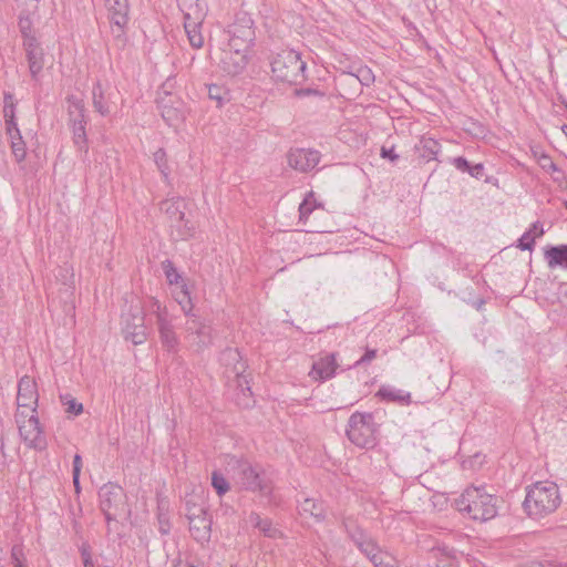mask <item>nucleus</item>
<instances>
[{
  "mask_svg": "<svg viewBox=\"0 0 567 567\" xmlns=\"http://www.w3.org/2000/svg\"><path fill=\"white\" fill-rule=\"evenodd\" d=\"M226 467L240 488L270 498L274 489L272 482L259 465H252L241 456L228 455Z\"/></svg>",
  "mask_w": 567,
  "mask_h": 567,
  "instance_id": "obj_1",
  "label": "nucleus"
},
{
  "mask_svg": "<svg viewBox=\"0 0 567 567\" xmlns=\"http://www.w3.org/2000/svg\"><path fill=\"white\" fill-rule=\"evenodd\" d=\"M525 489L523 509L532 519H540L553 514L561 504L558 485L551 481H539Z\"/></svg>",
  "mask_w": 567,
  "mask_h": 567,
  "instance_id": "obj_2",
  "label": "nucleus"
},
{
  "mask_svg": "<svg viewBox=\"0 0 567 567\" xmlns=\"http://www.w3.org/2000/svg\"><path fill=\"white\" fill-rule=\"evenodd\" d=\"M454 506L473 520L486 522L497 515L498 497L484 486H470L454 499Z\"/></svg>",
  "mask_w": 567,
  "mask_h": 567,
  "instance_id": "obj_3",
  "label": "nucleus"
},
{
  "mask_svg": "<svg viewBox=\"0 0 567 567\" xmlns=\"http://www.w3.org/2000/svg\"><path fill=\"white\" fill-rule=\"evenodd\" d=\"M272 76L288 84H300L306 79L307 63L301 54L293 49H282L277 52L270 62Z\"/></svg>",
  "mask_w": 567,
  "mask_h": 567,
  "instance_id": "obj_4",
  "label": "nucleus"
},
{
  "mask_svg": "<svg viewBox=\"0 0 567 567\" xmlns=\"http://www.w3.org/2000/svg\"><path fill=\"white\" fill-rule=\"evenodd\" d=\"M379 425L370 412H354L346 430L349 441L360 449H372L378 443Z\"/></svg>",
  "mask_w": 567,
  "mask_h": 567,
  "instance_id": "obj_5",
  "label": "nucleus"
},
{
  "mask_svg": "<svg viewBox=\"0 0 567 567\" xmlns=\"http://www.w3.org/2000/svg\"><path fill=\"white\" fill-rule=\"evenodd\" d=\"M99 498L100 508L105 516L109 530L112 522H117L118 517L127 516L131 513L126 494L117 484L111 482L104 484L99 491Z\"/></svg>",
  "mask_w": 567,
  "mask_h": 567,
  "instance_id": "obj_6",
  "label": "nucleus"
},
{
  "mask_svg": "<svg viewBox=\"0 0 567 567\" xmlns=\"http://www.w3.org/2000/svg\"><path fill=\"white\" fill-rule=\"evenodd\" d=\"M185 516L188 519L189 533L194 540L204 545L210 540L212 517L203 504H196L192 499L185 501Z\"/></svg>",
  "mask_w": 567,
  "mask_h": 567,
  "instance_id": "obj_7",
  "label": "nucleus"
},
{
  "mask_svg": "<svg viewBox=\"0 0 567 567\" xmlns=\"http://www.w3.org/2000/svg\"><path fill=\"white\" fill-rule=\"evenodd\" d=\"M115 44L123 49L127 42L126 28L130 20L128 0H104Z\"/></svg>",
  "mask_w": 567,
  "mask_h": 567,
  "instance_id": "obj_8",
  "label": "nucleus"
},
{
  "mask_svg": "<svg viewBox=\"0 0 567 567\" xmlns=\"http://www.w3.org/2000/svg\"><path fill=\"white\" fill-rule=\"evenodd\" d=\"M69 125L73 134V142L79 151H87L86 124L87 116L84 103L75 95L66 97Z\"/></svg>",
  "mask_w": 567,
  "mask_h": 567,
  "instance_id": "obj_9",
  "label": "nucleus"
},
{
  "mask_svg": "<svg viewBox=\"0 0 567 567\" xmlns=\"http://www.w3.org/2000/svg\"><path fill=\"white\" fill-rule=\"evenodd\" d=\"M228 45L236 51H248L252 45L256 34L254 20L247 12H238L235 21L228 27Z\"/></svg>",
  "mask_w": 567,
  "mask_h": 567,
  "instance_id": "obj_10",
  "label": "nucleus"
},
{
  "mask_svg": "<svg viewBox=\"0 0 567 567\" xmlns=\"http://www.w3.org/2000/svg\"><path fill=\"white\" fill-rule=\"evenodd\" d=\"M159 209L167 215L172 226L177 227L181 239H187L194 234V226L185 220V202L181 197L161 202Z\"/></svg>",
  "mask_w": 567,
  "mask_h": 567,
  "instance_id": "obj_11",
  "label": "nucleus"
},
{
  "mask_svg": "<svg viewBox=\"0 0 567 567\" xmlns=\"http://www.w3.org/2000/svg\"><path fill=\"white\" fill-rule=\"evenodd\" d=\"M22 415V412H18L16 415L22 440L29 447L37 451H44L48 446V442L40 425L39 417L35 413H32L27 421L22 422L20 420Z\"/></svg>",
  "mask_w": 567,
  "mask_h": 567,
  "instance_id": "obj_12",
  "label": "nucleus"
},
{
  "mask_svg": "<svg viewBox=\"0 0 567 567\" xmlns=\"http://www.w3.org/2000/svg\"><path fill=\"white\" fill-rule=\"evenodd\" d=\"M220 363L226 367L234 377L237 378L238 386L241 388L244 395L246 392L251 395V390L247 378L244 375L247 364L237 348H226L219 354Z\"/></svg>",
  "mask_w": 567,
  "mask_h": 567,
  "instance_id": "obj_13",
  "label": "nucleus"
},
{
  "mask_svg": "<svg viewBox=\"0 0 567 567\" xmlns=\"http://www.w3.org/2000/svg\"><path fill=\"white\" fill-rule=\"evenodd\" d=\"M320 158V152L313 148H291L287 154L288 165L301 173L312 171Z\"/></svg>",
  "mask_w": 567,
  "mask_h": 567,
  "instance_id": "obj_14",
  "label": "nucleus"
},
{
  "mask_svg": "<svg viewBox=\"0 0 567 567\" xmlns=\"http://www.w3.org/2000/svg\"><path fill=\"white\" fill-rule=\"evenodd\" d=\"M38 400L39 394L34 379L23 375L18 382V408H31L32 413H37Z\"/></svg>",
  "mask_w": 567,
  "mask_h": 567,
  "instance_id": "obj_15",
  "label": "nucleus"
},
{
  "mask_svg": "<svg viewBox=\"0 0 567 567\" xmlns=\"http://www.w3.org/2000/svg\"><path fill=\"white\" fill-rule=\"evenodd\" d=\"M123 332L125 340H130L133 344H142L146 341L147 333L144 324L143 315H131L123 317Z\"/></svg>",
  "mask_w": 567,
  "mask_h": 567,
  "instance_id": "obj_16",
  "label": "nucleus"
},
{
  "mask_svg": "<svg viewBox=\"0 0 567 567\" xmlns=\"http://www.w3.org/2000/svg\"><path fill=\"white\" fill-rule=\"evenodd\" d=\"M246 52L247 51H236L231 48H229V51H225L220 59L223 71L233 76L240 74L248 63Z\"/></svg>",
  "mask_w": 567,
  "mask_h": 567,
  "instance_id": "obj_17",
  "label": "nucleus"
},
{
  "mask_svg": "<svg viewBox=\"0 0 567 567\" xmlns=\"http://www.w3.org/2000/svg\"><path fill=\"white\" fill-rule=\"evenodd\" d=\"M184 22H204L208 7L206 0H178Z\"/></svg>",
  "mask_w": 567,
  "mask_h": 567,
  "instance_id": "obj_18",
  "label": "nucleus"
},
{
  "mask_svg": "<svg viewBox=\"0 0 567 567\" xmlns=\"http://www.w3.org/2000/svg\"><path fill=\"white\" fill-rule=\"evenodd\" d=\"M157 330L162 347L169 353H176L178 351L179 340L172 320L161 318L159 323H157Z\"/></svg>",
  "mask_w": 567,
  "mask_h": 567,
  "instance_id": "obj_19",
  "label": "nucleus"
},
{
  "mask_svg": "<svg viewBox=\"0 0 567 567\" xmlns=\"http://www.w3.org/2000/svg\"><path fill=\"white\" fill-rule=\"evenodd\" d=\"M336 370V355L334 353H330L313 362L310 377L313 380L326 381L334 377Z\"/></svg>",
  "mask_w": 567,
  "mask_h": 567,
  "instance_id": "obj_20",
  "label": "nucleus"
},
{
  "mask_svg": "<svg viewBox=\"0 0 567 567\" xmlns=\"http://www.w3.org/2000/svg\"><path fill=\"white\" fill-rule=\"evenodd\" d=\"M342 525L348 537L353 542L358 549L373 540V538L351 517L344 518Z\"/></svg>",
  "mask_w": 567,
  "mask_h": 567,
  "instance_id": "obj_21",
  "label": "nucleus"
},
{
  "mask_svg": "<svg viewBox=\"0 0 567 567\" xmlns=\"http://www.w3.org/2000/svg\"><path fill=\"white\" fill-rule=\"evenodd\" d=\"M544 257L549 268L563 267L567 269V245L548 246Z\"/></svg>",
  "mask_w": 567,
  "mask_h": 567,
  "instance_id": "obj_22",
  "label": "nucleus"
},
{
  "mask_svg": "<svg viewBox=\"0 0 567 567\" xmlns=\"http://www.w3.org/2000/svg\"><path fill=\"white\" fill-rule=\"evenodd\" d=\"M450 162L458 172L467 173L475 179H482L485 176V167L482 163L471 164L463 156L453 157Z\"/></svg>",
  "mask_w": 567,
  "mask_h": 567,
  "instance_id": "obj_23",
  "label": "nucleus"
},
{
  "mask_svg": "<svg viewBox=\"0 0 567 567\" xmlns=\"http://www.w3.org/2000/svg\"><path fill=\"white\" fill-rule=\"evenodd\" d=\"M93 107L102 116L111 113L110 95H107L100 82H96L92 89Z\"/></svg>",
  "mask_w": 567,
  "mask_h": 567,
  "instance_id": "obj_24",
  "label": "nucleus"
},
{
  "mask_svg": "<svg viewBox=\"0 0 567 567\" xmlns=\"http://www.w3.org/2000/svg\"><path fill=\"white\" fill-rule=\"evenodd\" d=\"M25 58H27L31 79L35 83H40L41 72L44 68V62H45L44 51L43 50L33 51V52L31 51L29 53H25Z\"/></svg>",
  "mask_w": 567,
  "mask_h": 567,
  "instance_id": "obj_25",
  "label": "nucleus"
},
{
  "mask_svg": "<svg viewBox=\"0 0 567 567\" xmlns=\"http://www.w3.org/2000/svg\"><path fill=\"white\" fill-rule=\"evenodd\" d=\"M539 166L553 175V181L560 187H567L566 174L553 162L549 155L543 154L538 159Z\"/></svg>",
  "mask_w": 567,
  "mask_h": 567,
  "instance_id": "obj_26",
  "label": "nucleus"
},
{
  "mask_svg": "<svg viewBox=\"0 0 567 567\" xmlns=\"http://www.w3.org/2000/svg\"><path fill=\"white\" fill-rule=\"evenodd\" d=\"M298 508L300 514H308L317 520L324 519L326 507L321 501L305 498L303 501H299Z\"/></svg>",
  "mask_w": 567,
  "mask_h": 567,
  "instance_id": "obj_27",
  "label": "nucleus"
},
{
  "mask_svg": "<svg viewBox=\"0 0 567 567\" xmlns=\"http://www.w3.org/2000/svg\"><path fill=\"white\" fill-rule=\"evenodd\" d=\"M377 396L381 400L390 402H399L402 404H409L411 402V394L400 389H395L390 385H383L377 392Z\"/></svg>",
  "mask_w": 567,
  "mask_h": 567,
  "instance_id": "obj_28",
  "label": "nucleus"
},
{
  "mask_svg": "<svg viewBox=\"0 0 567 567\" xmlns=\"http://www.w3.org/2000/svg\"><path fill=\"white\" fill-rule=\"evenodd\" d=\"M416 150L420 153V156L429 162L436 159V156L441 151V144L432 137H422L420 143L416 145Z\"/></svg>",
  "mask_w": 567,
  "mask_h": 567,
  "instance_id": "obj_29",
  "label": "nucleus"
},
{
  "mask_svg": "<svg viewBox=\"0 0 567 567\" xmlns=\"http://www.w3.org/2000/svg\"><path fill=\"white\" fill-rule=\"evenodd\" d=\"M202 24L203 22H184L188 42L194 49H200L204 44V37L200 31Z\"/></svg>",
  "mask_w": 567,
  "mask_h": 567,
  "instance_id": "obj_30",
  "label": "nucleus"
},
{
  "mask_svg": "<svg viewBox=\"0 0 567 567\" xmlns=\"http://www.w3.org/2000/svg\"><path fill=\"white\" fill-rule=\"evenodd\" d=\"M249 520L267 537L275 538L279 533V530L272 525V522L269 518H262L257 513H251Z\"/></svg>",
  "mask_w": 567,
  "mask_h": 567,
  "instance_id": "obj_31",
  "label": "nucleus"
},
{
  "mask_svg": "<svg viewBox=\"0 0 567 567\" xmlns=\"http://www.w3.org/2000/svg\"><path fill=\"white\" fill-rule=\"evenodd\" d=\"M175 300L178 302L186 317L196 318V315L193 312L194 305L192 302L190 292L186 284L181 285V290L175 293Z\"/></svg>",
  "mask_w": 567,
  "mask_h": 567,
  "instance_id": "obj_32",
  "label": "nucleus"
},
{
  "mask_svg": "<svg viewBox=\"0 0 567 567\" xmlns=\"http://www.w3.org/2000/svg\"><path fill=\"white\" fill-rule=\"evenodd\" d=\"M163 120L169 126H176L185 118V113L182 109L173 105H163L161 111Z\"/></svg>",
  "mask_w": 567,
  "mask_h": 567,
  "instance_id": "obj_33",
  "label": "nucleus"
},
{
  "mask_svg": "<svg viewBox=\"0 0 567 567\" xmlns=\"http://www.w3.org/2000/svg\"><path fill=\"white\" fill-rule=\"evenodd\" d=\"M208 97L216 101L217 106L221 107L225 103L231 100V93L224 85L210 84L208 85Z\"/></svg>",
  "mask_w": 567,
  "mask_h": 567,
  "instance_id": "obj_34",
  "label": "nucleus"
},
{
  "mask_svg": "<svg viewBox=\"0 0 567 567\" xmlns=\"http://www.w3.org/2000/svg\"><path fill=\"white\" fill-rule=\"evenodd\" d=\"M319 206L320 204L317 203L313 192H309L299 205V220L306 224L310 214Z\"/></svg>",
  "mask_w": 567,
  "mask_h": 567,
  "instance_id": "obj_35",
  "label": "nucleus"
},
{
  "mask_svg": "<svg viewBox=\"0 0 567 567\" xmlns=\"http://www.w3.org/2000/svg\"><path fill=\"white\" fill-rule=\"evenodd\" d=\"M153 159L161 175L163 176L164 182L168 183L171 168L167 162V154L165 150L158 148L156 152H154Z\"/></svg>",
  "mask_w": 567,
  "mask_h": 567,
  "instance_id": "obj_36",
  "label": "nucleus"
},
{
  "mask_svg": "<svg viewBox=\"0 0 567 567\" xmlns=\"http://www.w3.org/2000/svg\"><path fill=\"white\" fill-rule=\"evenodd\" d=\"M162 270L165 275V278L168 285H179L185 284L177 268L174 266L173 261L169 259H165L161 264Z\"/></svg>",
  "mask_w": 567,
  "mask_h": 567,
  "instance_id": "obj_37",
  "label": "nucleus"
},
{
  "mask_svg": "<svg viewBox=\"0 0 567 567\" xmlns=\"http://www.w3.org/2000/svg\"><path fill=\"white\" fill-rule=\"evenodd\" d=\"M18 28L21 37L33 33V20L31 12L24 10L20 12L18 18Z\"/></svg>",
  "mask_w": 567,
  "mask_h": 567,
  "instance_id": "obj_38",
  "label": "nucleus"
},
{
  "mask_svg": "<svg viewBox=\"0 0 567 567\" xmlns=\"http://www.w3.org/2000/svg\"><path fill=\"white\" fill-rule=\"evenodd\" d=\"M212 486L219 496L226 494L230 488L228 481L218 471L212 473Z\"/></svg>",
  "mask_w": 567,
  "mask_h": 567,
  "instance_id": "obj_39",
  "label": "nucleus"
},
{
  "mask_svg": "<svg viewBox=\"0 0 567 567\" xmlns=\"http://www.w3.org/2000/svg\"><path fill=\"white\" fill-rule=\"evenodd\" d=\"M11 138V150L12 154L17 162H22L25 158L27 152H25V143L22 140L21 135H12Z\"/></svg>",
  "mask_w": 567,
  "mask_h": 567,
  "instance_id": "obj_40",
  "label": "nucleus"
},
{
  "mask_svg": "<svg viewBox=\"0 0 567 567\" xmlns=\"http://www.w3.org/2000/svg\"><path fill=\"white\" fill-rule=\"evenodd\" d=\"M359 550L371 561L375 563L378 557L382 553L377 542L373 539L370 543H367L363 547L359 548Z\"/></svg>",
  "mask_w": 567,
  "mask_h": 567,
  "instance_id": "obj_41",
  "label": "nucleus"
},
{
  "mask_svg": "<svg viewBox=\"0 0 567 567\" xmlns=\"http://www.w3.org/2000/svg\"><path fill=\"white\" fill-rule=\"evenodd\" d=\"M148 309L152 313L156 316V324L159 323L161 318L169 319L167 309L163 307L159 300H157L154 297L150 298Z\"/></svg>",
  "mask_w": 567,
  "mask_h": 567,
  "instance_id": "obj_42",
  "label": "nucleus"
},
{
  "mask_svg": "<svg viewBox=\"0 0 567 567\" xmlns=\"http://www.w3.org/2000/svg\"><path fill=\"white\" fill-rule=\"evenodd\" d=\"M351 76L355 78L364 86H369L374 81V74L368 66L359 68L357 74H351Z\"/></svg>",
  "mask_w": 567,
  "mask_h": 567,
  "instance_id": "obj_43",
  "label": "nucleus"
},
{
  "mask_svg": "<svg viewBox=\"0 0 567 567\" xmlns=\"http://www.w3.org/2000/svg\"><path fill=\"white\" fill-rule=\"evenodd\" d=\"M22 45L25 53L43 50L34 32L22 37Z\"/></svg>",
  "mask_w": 567,
  "mask_h": 567,
  "instance_id": "obj_44",
  "label": "nucleus"
},
{
  "mask_svg": "<svg viewBox=\"0 0 567 567\" xmlns=\"http://www.w3.org/2000/svg\"><path fill=\"white\" fill-rule=\"evenodd\" d=\"M536 236L532 235V229L526 230L517 240L516 247L520 250H532L535 245Z\"/></svg>",
  "mask_w": 567,
  "mask_h": 567,
  "instance_id": "obj_45",
  "label": "nucleus"
},
{
  "mask_svg": "<svg viewBox=\"0 0 567 567\" xmlns=\"http://www.w3.org/2000/svg\"><path fill=\"white\" fill-rule=\"evenodd\" d=\"M80 555L83 561V567H97L95 566L92 554H91V547L87 543H83L80 547Z\"/></svg>",
  "mask_w": 567,
  "mask_h": 567,
  "instance_id": "obj_46",
  "label": "nucleus"
},
{
  "mask_svg": "<svg viewBox=\"0 0 567 567\" xmlns=\"http://www.w3.org/2000/svg\"><path fill=\"white\" fill-rule=\"evenodd\" d=\"M6 122V130L7 134L12 137V135H21L20 130L18 127L17 121H16V114H7Z\"/></svg>",
  "mask_w": 567,
  "mask_h": 567,
  "instance_id": "obj_47",
  "label": "nucleus"
},
{
  "mask_svg": "<svg viewBox=\"0 0 567 567\" xmlns=\"http://www.w3.org/2000/svg\"><path fill=\"white\" fill-rule=\"evenodd\" d=\"M374 567H398L395 559L388 553L382 551L375 563H372Z\"/></svg>",
  "mask_w": 567,
  "mask_h": 567,
  "instance_id": "obj_48",
  "label": "nucleus"
},
{
  "mask_svg": "<svg viewBox=\"0 0 567 567\" xmlns=\"http://www.w3.org/2000/svg\"><path fill=\"white\" fill-rule=\"evenodd\" d=\"M296 95L300 97L315 96L322 100L326 96V93L318 89L302 87L296 90Z\"/></svg>",
  "mask_w": 567,
  "mask_h": 567,
  "instance_id": "obj_49",
  "label": "nucleus"
},
{
  "mask_svg": "<svg viewBox=\"0 0 567 567\" xmlns=\"http://www.w3.org/2000/svg\"><path fill=\"white\" fill-rule=\"evenodd\" d=\"M64 404L66 405V412L73 415H79L83 412V405L82 403L78 402L73 398H69L64 401Z\"/></svg>",
  "mask_w": 567,
  "mask_h": 567,
  "instance_id": "obj_50",
  "label": "nucleus"
},
{
  "mask_svg": "<svg viewBox=\"0 0 567 567\" xmlns=\"http://www.w3.org/2000/svg\"><path fill=\"white\" fill-rule=\"evenodd\" d=\"M377 357L375 349H367L364 354L354 362L353 367H360L362 364L371 362Z\"/></svg>",
  "mask_w": 567,
  "mask_h": 567,
  "instance_id": "obj_51",
  "label": "nucleus"
},
{
  "mask_svg": "<svg viewBox=\"0 0 567 567\" xmlns=\"http://www.w3.org/2000/svg\"><path fill=\"white\" fill-rule=\"evenodd\" d=\"M4 109H3V115L4 120L7 118V114H14V104L12 103V95L10 93L4 94Z\"/></svg>",
  "mask_w": 567,
  "mask_h": 567,
  "instance_id": "obj_52",
  "label": "nucleus"
},
{
  "mask_svg": "<svg viewBox=\"0 0 567 567\" xmlns=\"http://www.w3.org/2000/svg\"><path fill=\"white\" fill-rule=\"evenodd\" d=\"M381 157L388 158L391 162H395L399 158V155L394 152V147L388 148V147L383 146L381 148Z\"/></svg>",
  "mask_w": 567,
  "mask_h": 567,
  "instance_id": "obj_53",
  "label": "nucleus"
},
{
  "mask_svg": "<svg viewBox=\"0 0 567 567\" xmlns=\"http://www.w3.org/2000/svg\"><path fill=\"white\" fill-rule=\"evenodd\" d=\"M72 467V474H81L82 457L80 454L74 455Z\"/></svg>",
  "mask_w": 567,
  "mask_h": 567,
  "instance_id": "obj_54",
  "label": "nucleus"
},
{
  "mask_svg": "<svg viewBox=\"0 0 567 567\" xmlns=\"http://www.w3.org/2000/svg\"><path fill=\"white\" fill-rule=\"evenodd\" d=\"M529 229H532V235L536 237H540L544 235L543 225L539 221L533 223Z\"/></svg>",
  "mask_w": 567,
  "mask_h": 567,
  "instance_id": "obj_55",
  "label": "nucleus"
},
{
  "mask_svg": "<svg viewBox=\"0 0 567 567\" xmlns=\"http://www.w3.org/2000/svg\"><path fill=\"white\" fill-rule=\"evenodd\" d=\"M21 556H22V549L18 546H13L12 551H11V558L14 561V564H17L18 561H21L20 560Z\"/></svg>",
  "mask_w": 567,
  "mask_h": 567,
  "instance_id": "obj_56",
  "label": "nucleus"
},
{
  "mask_svg": "<svg viewBox=\"0 0 567 567\" xmlns=\"http://www.w3.org/2000/svg\"><path fill=\"white\" fill-rule=\"evenodd\" d=\"M72 481L74 485L75 492L79 494L81 492V485H80V474H72Z\"/></svg>",
  "mask_w": 567,
  "mask_h": 567,
  "instance_id": "obj_57",
  "label": "nucleus"
},
{
  "mask_svg": "<svg viewBox=\"0 0 567 567\" xmlns=\"http://www.w3.org/2000/svg\"><path fill=\"white\" fill-rule=\"evenodd\" d=\"M198 323L199 322H197L196 319H193L192 321H188L186 323V330L188 332H192V333L195 332V329L197 328Z\"/></svg>",
  "mask_w": 567,
  "mask_h": 567,
  "instance_id": "obj_58",
  "label": "nucleus"
},
{
  "mask_svg": "<svg viewBox=\"0 0 567 567\" xmlns=\"http://www.w3.org/2000/svg\"><path fill=\"white\" fill-rule=\"evenodd\" d=\"M194 333H196L198 337L205 336L206 334V327L199 322L197 328L195 329Z\"/></svg>",
  "mask_w": 567,
  "mask_h": 567,
  "instance_id": "obj_59",
  "label": "nucleus"
},
{
  "mask_svg": "<svg viewBox=\"0 0 567 567\" xmlns=\"http://www.w3.org/2000/svg\"><path fill=\"white\" fill-rule=\"evenodd\" d=\"M437 567H457L454 563H444V560H441Z\"/></svg>",
  "mask_w": 567,
  "mask_h": 567,
  "instance_id": "obj_60",
  "label": "nucleus"
},
{
  "mask_svg": "<svg viewBox=\"0 0 567 567\" xmlns=\"http://www.w3.org/2000/svg\"><path fill=\"white\" fill-rule=\"evenodd\" d=\"M493 179H495V178H494V177H488V176H486V177L484 178V182L489 184V183H493Z\"/></svg>",
  "mask_w": 567,
  "mask_h": 567,
  "instance_id": "obj_61",
  "label": "nucleus"
},
{
  "mask_svg": "<svg viewBox=\"0 0 567 567\" xmlns=\"http://www.w3.org/2000/svg\"><path fill=\"white\" fill-rule=\"evenodd\" d=\"M563 293L564 296H567V284L563 286Z\"/></svg>",
  "mask_w": 567,
  "mask_h": 567,
  "instance_id": "obj_62",
  "label": "nucleus"
},
{
  "mask_svg": "<svg viewBox=\"0 0 567 567\" xmlns=\"http://www.w3.org/2000/svg\"><path fill=\"white\" fill-rule=\"evenodd\" d=\"M13 567H24V566L22 565V563H21V561H18L17 564H14V566H13Z\"/></svg>",
  "mask_w": 567,
  "mask_h": 567,
  "instance_id": "obj_63",
  "label": "nucleus"
},
{
  "mask_svg": "<svg viewBox=\"0 0 567 567\" xmlns=\"http://www.w3.org/2000/svg\"><path fill=\"white\" fill-rule=\"evenodd\" d=\"M563 131H564V132H565V134L567 135V125H564Z\"/></svg>",
  "mask_w": 567,
  "mask_h": 567,
  "instance_id": "obj_64",
  "label": "nucleus"
}]
</instances>
